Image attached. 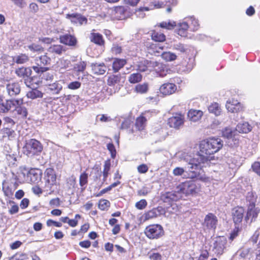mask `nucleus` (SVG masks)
<instances>
[{"instance_id": "nucleus-1", "label": "nucleus", "mask_w": 260, "mask_h": 260, "mask_svg": "<svg viewBox=\"0 0 260 260\" xmlns=\"http://www.w3.org/2000/svg\"><path fill=\"white\" fill-rule=\"evenodd\" d=\"M223 141L219 138L211 137L203 140L200 144V151L193 157L186 153L179 155L181 160L186 161L190 169L201 170L205 164L212 159V154L223 147Z\"/></svg>"}, {"instance_id": "nucleus-2", "label": "nucleus", "mask_w": 260, "mask_h": 260, "mask_svg": "<svg viewBox=\"0 0 260 260\" xmlns=\"http://www.w3.org/2000/svg\"><path fill=\"white\" fill-rule=\"evenodd\" d=\"M45 182L42 186L44 192L50 194L54 191L56 185V175L55 171L51 168H48L45 172Z\"/></svg>"}, {"instance_id": "nucleus-3", "label": "nucleus", "mask_w": 260, "mask_h": 260, "mask_svg": "<svg viewBox=\"0 0 260 260\" xmlns=\"http://www.w3.org/2000/svg\"><path fill=\"white\" fill-rule=\"evenodd\" d=\"M184 161H185V160ZM185 162L187 163L188 167H189L188 163L186 161ZM188 168L189 169V172L185 171L183 168L176 167L174 169L173 174L175 176H181L183 178L185 179H201V177H200V172L198 171L199 170L195 169H192L189 167H188Z\"/></svg>"}, {"instance_id": "nucleus-4", "label": "nucleus", "mask_w": 260, "mask_h": 260, "mask_svg": "<svg viewBox=\"0 0 260 260\" xmlns=\"http://www.w3.org/2000/svg\"><path fill=\"white\" fill-rule=\"evenodd\" d=\"M145 234L150 239H157L164 235L163 228L160 224H151L145 230Z\"/></svg>"}, {"instance_id": "nucleus-5", "label": "nucleus", "mask_w": 260, "mask_h": 260, "mask_svg": "<svg viewBox=\"0 0 260 260\" xmlns=\"http://www.w3.org/2000/svg\"><path fill=\"white\" fill-rule=\"evenodd\" d=\"M164 46L160 44H151L150 49H152L151 53H153L155 55L159 56V54L164 60L167 61H174L177 58V55L171 52H163L160 53L159 50H164Z\"/></svg>"}, {"instance_id": "nucleus-6", "label": "nucleus", "mask_w": 260, "mask_h": 260, "mask_svg": "<svg viewBox=\"0 0 260 260\" xmlns=\"http://www.w3.org/2000/svg\"><path fill=\"white\" fill-rule=\"evenodd\" d=\"M51 59L46 55H41L36 57L35 59V65L32 67L35 72L39 74L43 73L48 70V68L45 67V66L50 64Z\"/></svg>"}, {"instance_id": "nucleus-7", "label": "nucleus", "mask_w": 260, "mask_h": 260, "mask_svg": "<svg viewBox=\"0 0 260 260\" xmlns=\"http://www.w3.org/2000/svg\"><path fill=\"white\" fill-rule=\"evenodd\" d=\"M200 190V186L192 181L186 182L181 184L179 188L180 194H184L185 196L193 195Z\"/></svg>"}, {"instance_id": "nucleus-8", "label": "nucleus", "mask_w": 260, "mask_h": 260, "mask_svg": "<svg viewBox=\"0 0 260 260\" xmlns=\"http://www.w3.org/2000/svg\"><path fill=\"white\" fill-rule=\"evenodd\" d=\"M227 243L226 238L223 236L216 237L213 242L212 251L217 255L220 256L225 249Z\"/></svg>"}, {"instance_id": "nucleus-9", "label": "nucleus", "mask_w": 260, "mask_h": 260, "mask_svg": "<svg viewBox=\"0 0 260 260\" xmlns=\"http://www.w3.org/2000/svg\"><path fill=\"white\" fill-rule=\"evenodd\" d=\"M24 178L28 183L37 184L42 178V172L39 169H31L27 172L26 175L23 173Z\"/></svg>"}, {"instance_id": "nucleus-10", "label": "nucleus", "mask_w": 260, "mask_h": 260, "mask_svg": "<svg viewBox=\"0 0 260 260\" xmlns=\"http://www.w3.org/2000/svg\"><path fill=\"white\" fill-rule=\"evenodd\" d=\"M42 146L40 142L36 139H31L27 143L24 149L27 150L26 155L35 154L42 150Z\"/></svg>"}, {"instance_id": "nucleus-11", "label": "nucleus", "mask_w": 260, "mask_h": 260, "mask_svg": "<svg viewBox=\"0 0 260 260\" xmlns=\"http://www.w3.org/2000/svg\"><path fill=\"white\" fill-rule=\"evenodd\" d=\"M184 123V116L180 114H176L175 115L169 118L168 120V124L171 127L178 129Z\"/></svg>"}, {"instance_id": "nucleus-12", "label": "nucleus", "mask_w": 260, "mask_h": 260, "mask_svg": "<svg viewBox=\"0 0 260 260\" xmlns=\"http://www.w3.org/2000/svg\"><path fill=\"white\" fill-rule=\"evenodd\" d=\"M66 18L70 19L73 23L80 25L86 24L87 22V19L78 13L67 14Z\"/></svg>"}, {"instance_id": "nucleus-13", "label": "nucleus", "mask_w": 260, "mask_h": 260, "mask_svg": "<svg viewBox=\"0 0 260 260\" xmlns=\"http://www.w3.org/2000/svg\"><path fill=\"white\" fill-rule=\"evenodd\" d=\"M217 222V217L211 213L206 215L204 219V225L208 229L215 230L216 228Z\"/></svg>"}, {"instance_id": "nucleus-14", "label": "nucleus", "mask_w": 260, "mask_h": 260, "mask_svg": "<svg viewBox=\"0 0 260 260\" xmlns=\"http://www.w3.org/2000/svg\"><path fill=\"white\" fill-rule=\"evenodd\" d=\"M23 99H19L6 100L5 103H2V105H4V110L5 113H6L12 108H15V109H16L18 106L23 105Z\"/></svg>"}, {"instance_id": "nucleus-15", "label": "nucleus", "mask_w": 260, "mask_h": 260, "mask_svg": "<svg viewBox=\"0 0 260 260\" xmlns=\"http://www.w3.org/2000/svg\"><path fill=\"white\" fill-rule=\"evenodd\" d=\"M48 92L53 94H58L62 89V82L56 81L52 83H48L46 84Z\"/></svg>"}, {"instance_id": "nucleus-16", "label": "nucleus", "mask_w": 260, "mask_h": 260, "mask_svg": "<svg viewBox=\"0 0 260 260\" xmlns=\"http://www.w3.org/2000/svg\"><path fill=\"white\" fill-rule=\"evenodd\" d=\"M6 90L10 96H15L19 94L21 91V87L18 82H13L7 84Z\"/></svg>"}, {"instance_id": "nucleus-17", "label": "nucleus", "mask_w": 260, "mask_h": 260, "mask_svg": "<svg viewBox=\"0 0 260 260\" xmlns=\"http://www.w3.org/2000/svg\"><path fill=\"white\" fill-rule=\"evenodd\" d=\"M181 196L179 191L176 192L175 191L167 192L161 195V200L166 203H170L172 201H177Z\"/></svg>"}, {"instance_id": "nucleus-18", "label": "nucleus", "mask_w": 260, "mask_h": 260, "mask_svg": "<svg viewBox=\"0 0 260 260\" xmlns=\"http://www.w3.org/2000/svg\"><path fill=\"white\" fill-rule=\"evenodd\" d=\"M176 90V85L171 83H164L159 88L160 93L165 95L172 94L174 93Z\"/></svg>"}, {"instance_id": "nucleus-19", "label": "nucleus", "mask_w": 260, "mask_h": 260, "mask_svg": "<svg viewBox=\"0 0 260 260\" xmlns=\"http://www.w3.org/2000/svg\"><path fill=\"white\" fill-rule=\"evenodd\" d=\"M17 184L15 182L13 184H3V191H4L5 196L9 199H12L14 192L17 188Z\"/></svg>"}, {"instance_id": "nucleus-20", "label": "nucleus", "mask_w": 260, "mask_h": 260, "mask_svg": "<svg viewBox=\"0 0 260 260\" xmlns=\"http://www.w3.org/2000/svg\"><path fill=\"white\" fill-rule=\"evenodd\" d=\"M177 28L176 29L177 33L180 36L183 37H186L187 35V30L189 28V26L185 18L182 22L179 23L176 26Z\"/></svg>"}, {"instance_id": "nucleus-21", "label": "nucleus", "mask_w": 260, "mask_h": 260, "mask_svg": "<svg viewBox=\"0 0 260 260\" xmlns=\"http://www.w3.org/2000/svg\"><path fill=\"white\" fill-rule=\"evenodd\" d=\"M235 256H238L240 258H245L248 257L250 259L255 256L254 251H253L250 248H243L237 251Z\"/></svg>"}, {"instance_id": "nucleus-22", "label": "nucleus", "mask_w": 260, "mask_h": 260, "mask_svg": "<svg viewBox=\"0 0 260 260\" xmlns=\"http://www.w3.org/2000/svg\"><path fill=\"white\" fill-rule=\"evenodd\" d=\"M259 212L260 209L259 208H256L255 206L252 207V206H248L245 220L247 222L250 220V222H251L252 221L255 220Z\"/></svg>"}, {"instance_id": "nucleus-23", "label": "nucleus", "mask_w": 260, "mask_h": 260, "mask_svg": "<svg viewBox=\"0 0 260 260\" xmlns=\"http://www.w3.org/2000/svg\"><path fill=\"white\" fill-rule=\"evenodd\" d=\"M226 108L229 112L232 113L238 112L242 110L240 103L234 99L227 101Z\"/></svg>"}, {"instance_id": "nucleus-24", "label": "nucleus", "mask_w": 260, "mask_h": 260, "mask_svg": "<svg viewBox=\"0 0 260 260\" xmlns=\"http://www.w3.org/2000/svg\"><path fill=\"white\" fill-rule=\"evenodd\" d=\"M244 210L242 207L235 208L233 210V218L235 224L240 223L243 218Z\"/></svg>"}, {"instance_id": "nucleus-25", "label": "nucleus", "mask_w": 260, "mask_h": 260, "mask_svg": "<svg viewBox=\"0 0 260 260\" xmlns=\"http://www.w3.org/2000/svg\"><path fill=\"white\" fill-rule=\"evenodd\" d=\"M60 41L61 43L71 46H74L76 45L77 41L75 36L66 34L60 37Z\"/></svg>"}, {"instance_id": "nucleus-26", "label": "nucleus", "mask_w": 260, "mask_h": 260, "mask_svg": "<svg viewBox=\"0 0 260 260\" xmlns=\"http://www.w3.org/2000/svg\"><path fill=\"white\" fill-rule=\"evenodd\" d=\"M92 73L95 75H103L106 71L104 63H92L91 65Z\"/></svg>"}, {"instance_id": "nucleus-27", "label": "nucleus", "mask_w": 260, "mask_h": 260, "mask_svg": "<svg viewBox=\"0 0 260 260\" xmlns=\"http://www.w3.org/2000/svg\"><path fill=\"white\" fill-rule=\"evenodd\" d=\"M107 82L108 85L114 86L116 84H118L121 82H124V79L120 74L112 75L109 77Z\"/></svg>"}, {"instance_id": "nucleus-28", "label": "nucleus", "mask_w": 260, "mask_h": 260, "mask_svg": "<svg viewBox=\"0 0 260 260\" xmlns=\"http://www.w3.org/2000/svg\"><path fill=\"white\" fill-rule=\"evenodd\" d=\"M31 70L29 68L22 67L17 69L15 71V73L20 78H22L25 79L28 76H30L31 75Z\"/></svg>"}, {"instance_id": "nucleus-29", "label": "nucleus", "mask_w": 260, "mask_h": 260, "mask_svg": "<svg viewBox=\"0 0 260 260\" xmlns=\"http://www.w3.org/2000/svg\"><path fill=\"white\" fill-rule=\"evenodd\" d=\"M148 69L150 71L154 70L156 72H159L164 70V66L159 62L148 60Z\"/></svg>"}, {"instance_id": "nucleus-30", "label": "nucleus", "mask_w": 260, "mask_h": 260, "mask_svg": "<svg viewBox=\"0 0 260 260\" xmlns=\"http://www.w3.org/2000/svg\"><path fill=\"white\" fill-rule=\"evenodd\" d=\"M126 63V60L116 58L114 59L112 68L114 72H118Z\"/></svg>"}, {"instance_id": "nucleus-31", "label": "nucleus", "mask_w": 260, "mask_h": 260, "mask_svg": "<svg viewBox=\"0 0 260 260\" xmlns=\"http://www.w3.org/2000/svg\"><path fill=\"white\" fill-rule=\"evenodd\" d=\"M203 115L202 111L200 110H190L188 112V117L189 120L193 122L199 120Z\"/></svg>"}, {"instance_id": "nucleus-32", "label": "nucleus", "mask_w": 260, "mask_h": 260, "mask_svg": "<svg viewBox=\"0 0 260 260\" xmlns=\"http://www.w3.org/2000/svg\"><path fill=\"white\" fill-rule=\"evenodd\" d=\"M89 38L91 42H93L96 45L102 46L104 44L105 41L103 39V36L99 33H91Z\"/></svg>"}, {"instance_id": "nucleus-33", "label": "nucleus", "mask_w": 260, "mask_h": 260, "mask_svg": "<svg viewBox=\"0 0 260 260\" xmlns=\"http://www.w3.org/2000/svg\"><path fill=\"white\" fill-rule=\"evenodd\" d=\"M251 126L248 122L239 123L236 127V131L240 133H248L251 130Z\"/></svg>"}, {"instance_id": "nucleus-34", "label": "nucleus", "mask_w": 260, "mask_h": 260, "mask_svg": "<svg viewBox=\"0 0 260 260\" xmlns=\"http://www.w3.org/2000/svg\"><path fill=\"white\" fill-rule=\"evenodd\" d=\"M1 134L2 135L3 138H8L11 139L15 137V131L11 127H4L1 130Z\"/></svg>"}, {"instance_id": "nucleus-35", "label": "nucleus", "mask_w": 260, "mask_h": 260, "mask_svg": "<svg viewBox=\"0 0 260 260\" xmlns=\"http://www.w3.org/2000/svg\"><path fill=\"white\" fill-rule=\"evenodd\" d=\"M149 89V84L145 82L142 84H138L135 87V91L138 93L145 94L147 92Z\"/></svg>"}, {"instance_id": "nucleus-36", "label": "nucleus", "mask_w": 260, "mask_h": 260, "mask_svg": "<svg viewBox=\"0 0 260 260\" xmlns=\"http://www.w3.org/2000/svg\"><path fill=\"white\" fill-rule=\"evenodd\" d=\"M185 19L192 30L196 31L198 29L199 26L198 20L193 16L187 17Z\"/></svg>"}, {"instance_id": "nucleus-37", "label": "nucleus", "mask_w": 260, "mask_h": 260, "mask_svg": "<svg viewBox=\"0 0 260 260\" xmlns=\"http://www.w3.org/2000/svg\"><path fill=\"white\" fill-rule=\"evenodd\" d=\"M125 10L123 7L118 6L115 8L113 13L115 18L121 20L124 18Z\"/></svg>"}, {"instance_id": "nucleus-38", "label": "nucleus", "mask_w": 260, "mask_h": 260, "mask_svg": "<svg viewBox=\"0 0 260 260\" xmlns=\"http://www.w3.org/2000/svg\"><path fill=\"white\" fill-rule=\"evenodd\" d=\"M43 95V93L37 88L32 89L31 90L28 91L26 94V96L28 98L32 100L37 98H42Z\"/></svg>"}, {"instance_id": "nucleus-39", "label": "nucleus", "mask_w": 260, "mask_h": 260, "mask_svg": "<svg viewBox=\"0 0 260 260\" xmlns=\"http://www.w3.org/2000/svg\"><path fill=\"white\" fill-rule=\"evenodd\" d=\"M160 214V211L157 208H153L148 211L144 215L145 220H149L157 217Z\"/></svg>"}, {"instance_id": "nucleus-40", "label": "nucleus", "mask_w": 260, "mask_h": 260, "mask_svg": "<svg viewBox=\"0 0 260 260\" xmlns=\"http://www.w3.org/2000/svg\"><path fill=\"white\" fill-rule=\"evenodd\" d=\"M146 119L144 116H140L136 119L135 126L139 131H143L146 126Z\"/></svg>"}, {"instance_id": "nucleus-41", "label": "nucleus", "mask_w": 260, "mask_h": 260, "mask_svg": "<svg viewBox=\"0 0 260 260\" xmlns=\"http://www.w3.org/2000/svg\"><path fill=\"white\" fill-rule=\"evenodd\" d=\"M173 49L181 53H185L188 50V46L186 44L181 43H176L173 44Z\"/></svg>"}, {"instance_id": "nucleus-42", "label": "nucleus", "mask_w": 260, "mask_h": 260, "mask_svg": "<svg viewBox=\"0 0 260 260\" xmlns=\"http://www.w3.org/2000/svg\"><path fill=\"white\" fill-rule=\"evenodd\" d=\"M257 196L255 193L252 192H248L246 196V201L249 203L247 205L248 206H255V202L256 201Z\"/></svg>"}, {"instance_id": "nucleus-43", "label": "nucleus", "mask_w": 260, "mask_h": 260, "mask_svg": "<svg viewBox=\"0 0 260 260\" xmlns=\"http://www.w3.org/2000/svg\"><path fill=\"white\" fill-rule=\"evenodd\" d=\"M208 110L210 113H213L216 116H218L221 113L220 107L217 103H214L210 105L208 107Z\"/></svg>"}, {"instance_id": "nucleus-44", "label": "nucleus", "mask_w": 260, "mask_h": 260, "mask_svg": "<svg viewBox=\"0 0 260 260\" xmlns=\"http://www.w3.org/2000/svg\"><path fill=\"white\" fill-rule=\"evenodd\" d=\"M142 76L140 73H133L128 77V81L131 83H137L142 81Z\"/></svg>"}, {"instance_id": "nucleus-45", "label": "nucleus", "mask_w": 260, "mask_h": 260, "mask_svg": "<svg viewBox=\"0 0 260 260\" xmlns=\"http://www.w3.org/2000/svg\"><path fill=\"white\" fill-rule=\"evenodd\" d=\"M14 61L18 64H23L27 62L29 58L27 55L25 54H21L16 56L13 58Z\"/></svg>"}, {"instance_id": "nucleus-46", "label": "nucleus", "mask_w": 260, "mask_h": 260, "mask_svg": "<svg viewBox=\"0 0 260 260\" xmlns=\"http://www.w3.org/2000/svg\"><path fill=\"white\" fill-rule=\"evenodd\" d=\"M151 38L155 42H162L166 40V36L164 34L156 31L152 33Z\"/></svg>"}, {"instance_id": "nucleus-47", "label": "nucleus", "mask_w": 260, "mask_h": 260, "mask_svg": "<svg viewBox=\"0 0 260 260\" xmlns=\"http://www.w3.org/2000/svg\"><path fill=\"white\" fill-rule=\"evenodd\" d=\"M158 26L161 28L170 30L173 29L176 26V22L174 21L169 20V21L160 22Z\"/></svg>"}, {"instance_id": "nucleus-48", "label": "nucleus", "mask_w": 260, "mask_h": 260, "mask_svg": "<svg viewBox=\"0 0 260 260\" xmlns=\"http://www.w3.org/2000/svg\"><path fill=\"white\" fill-rule=\"evenodd\" d=\"M137 70L140 72H144L148 71V60L144 59L139 61L137 65Z\"/></svg>"}, {"instance_id": "nucleus-49", "label": "nucleus", "mask_w": 260, "mask_h": 260, "mask_svg": "<svg viewBox=\"0 0 260 260\" xmlns=\"http://www.w3.org/2000/svg\"><path fill=\"white\" fill-rule=\"evenodd\" d=\"M86 64L84 61H80L74 65V71L78 74L83 73L86 69Z\"/></svg>"}, {"instance_id": "nucleus-50", "label": "nucleus", "mask_w": 260, "mask_h": 260, "mask_svg": "<svg viewBox=\"0 0 260 260\" xmlns=\"http://www.w3.org/2000/svg\"><path fill=\"white\" fill-rule=\"evenodd\" d=\"M49 51L50 52L54 53L57 54H61L64 50L61 45H54L50 47Z\"/></svg>"}, {"instance_id": "nucleus-51", "label": "nucleus", "mask_w": 260, "mask_h": 260, "mask_svg": "<svg viewBox=\"0 0 260 260\" xmlns=\"http://www.w3.org/2000/svg\"><path fill=\"white\" fill-rule=\"evenodd\" d=\"M236 131H233L230 127L224 128L222 132V136L228 139L233 138V136H235V133Z\"/></svg>"}, {"instance_id": "nucleus-52", "label": "nucleus", "mask_w": 260, "mask_h": 260, "mask_svg": "<svg viewBox=\"0 0 260 260\" xmlns=\"http://www.w3.org/2000/svg\"><path fill=\"white\" fill-rule=\"evenodd\" d=\"M22 105L18 106L15 110L18 114L21 115L23 118H26L27 115V110L25 107Z\"/></svg>"}, {"instance_id": "nucleus-53", "label": "nucleus", "mask_w": 260, "mask_h": 260, "mask_svg": "<svg viewBox=\"0 0 260 260\" xmlns=\"http://www.w3.org/2000/svg\"><path fill=\"white\" fill-rule=\"evenodd\" d=\"M3 120L4 127L13 128L15 124V122L14 120L9 117H5Z\"/></svg>"}, {"instance_id": "nucleus-54", "label": "nucleus", "mask_w": 260, "mask_h": 260, "mask_svg": "<svg viewBox=\"0 0 260 260\" xmlns=\"http://www.w3.org/2000/svg\"><path fill=\"white\" fill-rule=\"evenodd\" d=\"M27 47L30 51L33 52H41L44 51V48L41 45L38 44H32L28 45Z\"/></svg>"}, {"instance_id": "nucleus-55", "label": "nucleus", "mask_w": 260, "mask_h": 260, "mask_svg": "<svg viewBox=\"0 0 260 260\" xmlns=\"http://www.w3.org/2000/svg\"><path fill=\"white\" fill-rule=\"evenodd\" d=\"M110 202L107 200H101L99 203V208L102 210H106L110 206Z\"/></svg>"}, {"instance_id": "nucleus-56", "label": "nucleus", "mask_w": 260, "mask_h": 260, "mask_svg": "<svg viewBox=\"0 0 260 260\" xmlns=\"http://www.w3.org/2000/svg\"><path fill=\"white\" fill-rule=\"evenodd\" d=\"M43 74L42 76V79L43 80H45L46 81L48 82V83L50 82H51L53 78H54V75L52 73H50L49 72H43L42 73Z\"/></svg>"}, {"instance_id": "nucleus-57", "label": "nucleus", "mask_w": 260, "mask_h": 260, "mask_svg": "<svg viewBox=\"0 0 260 260\" xmlns=\"http://www.w3.org/2000/svg\"><path fill=\"white\" fill-rule=\"evenodd\" d=\"M147 205V201L145 199H142L136 203L135 207L139 210H143L146 207Z\"/></svg>"}, {"instance_id": "nucleus-58", "label": "nucleus", "mask_w": 260, "mask_h": 260, "mask_svg": "<svg viewBox=\"0 0 260 260\" xmlns=\"http://www.w3.org/2000/svg\"><path fill=\"white\" fill-rule=\"evenodd\" d=\"M227 144L231 147H236L239 144V140L235 138H231L228 139Z\"/></svg>"}, {"instance_id": "nucleus-59", "label": "nucleus", "mask_w": 260, "mask_h": 260, "mask_svg": "<svg viewBox=\"0 0 260 260\" xmlns=\"http://www.w3.org/2000/svg\"><path fill=\"white\" fill-rule=\"evenodd\" d=\"M81 83L79 81H74L70 82L68 85V88L72 90H76L79 88L81 87Z\"/></svg>"}, {"instance_id": "nucleus-60", "label": "nucleus", "mask_w": 260, "mask_h": 260, "mask_svg": "<svg viewBox=\"0 0 260 260\" xmlns=\"http://www.w3.org/2000/svg\"><path fill=\"white\" fill-rule=\"evenodd\" d=\"M88 175L86 173H83L80 176L79 184L81 186H83L87 183Z\"/></svg>"}, {"instance_id": "nucleus-61", "label": "nucleus", "mask_w": 260, "mask_h": 260, "mask_svg": "<svg viewBox=\"0 0 260 260\" xmlns=\"http://www.w3.org/2000/svg\"><path fill=\"white\" fill-rule=\"evenodd\" d=\"M111 51L114 54H119L122 52L121 47L117 44H113L111 48Z\"/></svg>"}, {"instance_id": "nucleus-62", "label": "nucleus", "mask_w": 260, "mask_h": 260, "mask_svg": "<svg viewBox=\"0 0 260 260\" xmlns=\"http://www.w3.org/2000/svg\"><path fill=\"white\" fill-rule=\"evenodd\" d=\"M107 149L110 152L111 157L114 158L116 154L114 145L112 143H109L107 144Z\"/></svg>"}, {"instance_id": "nucleus-63", "label": "nucleus", "mask_w": 260, "mask_h": 260, "mask_svg": "<svg viewBox=\"0 0 260 260\" xmlns=\"http://www.w3.org/2000/svg\"><path fill=\"white\" fill-rule=\"evenodd\" d=\"M150 192V189L146 187H143L141 189L138 190L137 194L139 196H145Z\"/></svg>"}, {"instance_id": "nucleus-64", "label": "nucleus", "mask_w": 260, "mask_h": 260, "mask_svg": "<svg viewBox=\"0 0 260 260\" xmlns=\"http://www.w3.org/2000/svg\"><path fill=\"white\" fill-rule=\"evenodd\" d=\"M253 171L260 176V162H255L252 165Z\"/></svg>"}]
</instances>
